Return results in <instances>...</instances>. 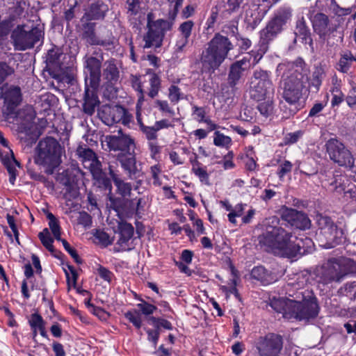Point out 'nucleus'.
<instances>
[{
	"label": "nucleus",
	"mask_w": 356,
	"mask_h": 356,
	"mask_svg": "<svg viewBox=\"0 0 356 356\" xmlns=\"http://www.w3.org/2000/svg\"><path fill=\"white\" fill-rule=\"evenodd\" d=\"M183 93L181 89L176 85H171L168 88V98L171 103L176 104L183 99Z\"/></svg>",
	"instance_id": "nucleus-43"
},
{
	"label": "nucleus",
	"mask_w": 356,
	"mask_h": 356,
	"mask_svg": "<svg viewBox=\"0 0 356 356\" xmlns=\"http://www.w3.org/2000/svg\"><path fill=\"white\" fill-rule=\"evenodd\" d=\"M149 74L150 75V78L149 80L150 88H149V91L148 92V95L150 97L154 98V97H156L158 95L159 91L160 90L161 79H160L159 76L154 72L153 73L149 72Z\"/></svg>",
	"instance_id": "nucleus-37"
},
{
	"label": "nucleus",
	"mask_w": 356,
	"mask_h": 356,
	"mask_svg": "<svg viewBox=\"0 0 356 356\" xmlns=\"http://www.w3.org/2000/svg\"><path fill=\"white\" fill-rule=\"evenodd\" d=\"M97 273L101 278L108 282L111 281L112 277L113 275L111 271L102 266H99L97 268Z\"/></svg>",
	"instance_id": "nucleus-59"
},
{
	"label": "nucleus",
	"mask_w": 356,
	"mask_h": 356,
	"mask_svg": "<svg viewBox=\"0 0 356 356\" xmlns=\"http://www.w3.org/2000/svg\"><path fill=\"white\" fill-rule=\"evenodd\" d=\"M76 152L86 168L89 169L93 175L101 173L102 163L91 149L80 147L77 149Z\"/></svg>",
	"instance_id": "nucleus-22"
},
{
	"label": "nucleus",
	"mask_w": 356,
	"mask_h": 356,
	"mask_svg": "<svg viewBox=\"0 0 356 356\" xmlns=\"http://www.w3.org/2000/svg\"><path fill=\"white\" fill-rule=\"evenodd\" d=\"M124 316L136 328L139 329L142 326L141 314L137 309H131L124 313Z\"/></svg>",
	"instance_id": "nucleus-39"
},
{
	"label": "nucleus",
	"mask_w": 356,
	"mask_h": 356,
	"mask_svg": "<svg viewBox=\"0 0 356 356\" xmlns=\"http://www.w3.org/2000/svg\"><path fill=\"white\" fill-rule=\"evenodd\" d=\"M282 218L291 226L300 229H305L310 226V220L307 215L296 209L283 207L281 210Z\"/></svg>",
	"instance_id": "nucleus-20"
},
{
	"label": "nucleus",
	"mask_w": 356,
	"mask_h": 356,
	"mask_svg": "<svg viewBox=\"0 0 356 356\" xmlns=\"http://www.w3.org/2000/svg\"><path fill=\"white\" fill-rule=\"evenodd\" d=\"M232 49L233 44L227 37L216 34L201 54L202 70L213 72L223 63Z\"/></svg>",
	"instance_id": "nucleus-5"
},
{
	"label": "nucleus",
	"mask_w": 356,
	"mask_h": 356,
	"mask_svg": "<svg viewBox=\"0 0 356 356\" xmlns=\"http://www.w3.org/2000/svg\"><path fill=\"white\" fill-rule=\"evenodd\" d=\"M245 205H243L242 204H239L235 206L234 209H232V211L229 212V213L227 215L229 221L234 224H236V217H239L242 216L243 211H244V207Z\"/></svg>",
	"instance_id": "nucleus-49"
},
{
	"label": "nucleus",
	"mask_w": 356,
	"mask_h": 356,
	"mask_svg": "<svg viewBox=\"0 0 356 356\" xmlns=\"http://www.w3.org/2000/svg\"><path fill=\"white\" fill-rule=\"evenodd\" d=\"M282 346V337L276 334L270 333L259 339L257 348L260 356H279Z\"/></svg>",
	"instance_id": "nucleus-17"
},
{
	"label": "nucleus",
	"mask_w": 356,
	"mask_h": 356,
	"mask_svg": "<svg viewBox=\"0 0 356 356\" xmlns=\"http://www.w3.org/2000/svg\"><path fill=\"white\" fill-rule=\"evenodd\" d=\"M286 293L289 298L273 297L269 300V305L276 312L282 314L286 319L309 320L316 318L319 312L316 298L309 290H292L288 284Z\"/></svg>",
	"instance_id": "nucleus-3"
},
{
	"label": "nucleus",
	"mask_w": 356,
	"mask_h": 356,
	"mask_svg": "<svg viewBox=\"0 0 356 356\" xmlns=\"http://www.w3.org/2000/svg\"><path fill=\"white\" fill-rule=\"evenodd\" d=\"M341 293L349 297L350 299L356 297V282L346 283L343 288L341 289Z\"/></svg>",
	"instance_id": "nucleus-51"
},
{
	"label": "nucleus",
	"mask_w": 356,
	"mask_h": 356,
	"mask_svg": "<svg viewBox=\"0 0 356 356\" xmlns=\"http://www.w3.org/2000/svg\"><path fill=\"white\" fill-rule=\"evenodd\" d=\"M13 72L12 69L5 63H0V84Z\"/></svg>",
	"instance_id": "nucleus-63"
},
{
	"label": "nucleus",
	"mask_w": 356,
	"mask_h": 356,
	"mask_svg": "<svg viewBox=\"0 0 356 356\" xmlns=\"http://www.w3.org/2000/svg\"><path fill=\"white\" fill-rule=\"evenodd\" d=\"M317 224L319 229L318 238L322 247L329 249L342 242L344 233L341 229L337 227L330 217L318 216Z\"/></svg>",
	"instance_id": "nucleus-8"
},
{
	"label": "nucleus",
	"mask_w": 356,
	"mask_h": 356,
	"mask_svg": "<svg viewBox=\"0 0 356 356\" xmlns=\"http://www.w3.org/2000/svg\"><path fill=\"white\" fill-rule=\"evenodd\" d=\"M61 147L53 137H47L41 140L35 149L34 162L44 168L46 173H54L60 163Z\"/></svg>",
	"instance_id": "nucleus-6"
},
{
	"label": "nucleus",
	"mask_w": 356,
	"mask_h": 356,
	"mask_svg": "<svg viewBox=\"0 0 356 356\" xmlns=\"http://www.w3.org/2000/svg\"><path fill=\"white\" fill-rule=\"evenodd\" d=\"M156 104L161 111L168 114L170 116L175 115L174 110L169 106V104L165 100H156Z\"/></svg>",
	"instance_id": "nucleus-54"
},
{
	"label": "nucleus",
	"mask_w": 356,
	"mask_h": 356,
	"mask_svg": "<svg viewBox=\"0 0 356 356\" xmlns=\"http://www.w3.org/2000/svg\"><path fill=\"white\" fill-rule=\"evenodd\" d=\"M120 231V238L118 243L120 245H125L133 236L134 229V227L126 222H121L118 225Z\"/></svg>",
	"instance_id": "nucleus-28"
},
{
	"label": "nucleus",
	"mask_w": 356,
	"mask_h": 356,
	"mask_svg": "<svg viewBox=\"0 0 356 356\" xmlns=\"http://www.w3.org/2000/svg\"><path fill=\"white\" fill-rule=\"evenodd\" d=\"M136 307L140 314H144L145 316L151 315L157 309L156 306L145 300H141V302L137 304Z\"/></svg>",
	"instance_id": "nucleus-44"
},
{
	"label": "nucleus",
	"mask_w": 356,
	"mask_h": 356,
	"mask_svg": "<svg viewBox=\"0 0 356 356\" xmlns=\"http://www.w3.org/2000/svg\"><path fill=\"white\" fill-rule=\"evenodd\" d=\"M94 236L95 239L98 241V243L104 247L111 245L113 242L110 236L106 232L102 230H97Z\"/></svg>",
	"instance_id": "nucleus-46"
},
{
	"label": "nucleus",
	"mask_w": 356,
	"mask_h": 356,
	"mask_svg": "<svg viewBox=\"0 0 356 356\" xmlns=\"http://www.w3.org/2000/svg\"><path fill=\"white\" fill-rule=\"evenodd\" d=\"M326 105L327 102L315 103L310 109L308 116L311 118L318 116L319 113L323 111V109L326 106Z\"/></svg>",
	"instance_id": "nucleus-58"
},
{
	"label": "nucleus",
	"mask_w": 356,
	"mask_h": 356,
	"mask_svg": "<svg viewBox=\"0 0 356 356\" xmlns=\"http://www.w3.org/2000/svg\"><path fill=\"white\" fill-rule=\"evenodd\" d=\"M104 143L110 151H119L120 153L131 154L134 152L135 143L130 136L119 131L118 135H108Z\"/></svg>",
	"instance_id": "nucleus-16"
},
{
	"label": "nucleus",
	"mask_w": 356,
	"mask_h": 356,
	"mask_svg": "<svg viewBox=\"0 0 356 356\" xmlns=\"http://www.w3.org/2000/svg\"><path fill=\"white\" fill-rule=\"evenodd\" d=\"M314 31L319 36L321 41L327 46L332 47V36L337 31V25L333 24L329 17L323 13L310 14L309 16Z\"/></svg>",
	"instance_id": "nucleus-14"
},
{
	"label": "nucleus",
	"mask_w": 356,
	"mask_h": 356,
	"mask_svg": "<svg viewBox=\"0 0 356 356\" xmlns=\"http://www.w3.org/2000/svg\"><path fill=\"white\" fill-rule=\"evenodd\" d=\"M140 131L145 135L146 138L150 141L156 140L157 138V129L154 125L152 127L143 126Z\"/></svg>",
	"instance_id": "nucleus-50"
},
{
	"label": "nucleus",
	"mask_w": 356,
	"mask_h": 356,
	"mask_svg": "<svg viewBox=\"0 0 356 356\" xmlns=\"http://www.w3.org/2000/svg\"><path fill=\"white\" fill-rule=\"evenodd\" d=\"M83 38L91 45H100L108 48L113 45V41L111 39H99L96 36L92 26H88L85 29Z\"/></svg>",
	"instance_id": "nucleus-26"
},
{
	"label": "nucleus",
	"mask_w": 356,
	"mask_h": 356,
	"mask_svg": "<svg viewBox=\"0 0 356 356\" xmlns=\"http://www.w3.org/2000/svg\"><path fill=\"white\" fill-rule=\"evenodd\" d=\"M64 54L59 47H54L49 49L47 53V61L56 67H60L61 59Z\"/></svg>",
	"instance_id": "nucleus-35"
},
{
	"label": "nucleus",
	"mask_w": 356,
	"mask_h": 356,
	"mask_svg": "<svg viewBox=\"0 0 356 356\" xmlns=\"http://www.w3.org/2000/svg\"><path fill=\"white\" fill-rule=\"evenodd\" d=\"M352 261L346 258H332L325 262L318 270L320 281L323 284L339 282L349 271L348 266Z\"/></svg>",
	"instance_id": "nucleus-11"
},
{
	"label": "nucleus",
	"mask_w": 356,
	"mask_h": 356,
	"mask_svg": "<svg viewBox=\"0 0 356 356\" xmlns=\"http://www.w3.org/2000/svg\"><path fill=\"white\" fill-rule=\"evenodd\" d=\"M29 323L31 329L38 330L42 328L45 324L42 317L38 313L31 314L29 320Z\"/></svg>",
	"instance_id": "nucleus-47"
},
{
	"label": "nucleus",
	"mask_w": 356,
	"mask_h": 356,
	"mask_svg": "<svg viewBox=\"0 0 356 356\" xmlns=\"http://www.w3.org/2000/svg\"><path fill=\"white\" fill-rule=\"evenodd\" d=\"M334 92H331L332 95L331 104L333 107L339 106L344 100V95L341 90H337L336 89Z\"/></svg>",
	"instance_id": "nucleus-60"
},
{
	"label": "nucleus",
	"mask_w": 356,
	"mask_h": 356,
	"mask_svg": "<svg viewBox=\"0 0 356 356\" xmlns=\"http://www.w3.org/2000/svg\"><path fill=\"white\" fill-rule=\"evenodd\" d=\"M251 277L254 280L260 281L264 284H269L273 281L272 275L261 266L252 268Z\"/></svg>",
	"instance_id": "nucleus-29"
},
{
	"label": "nucleus",
	"mask_w": 356,
	"mask_h": 356,
	"mask_svg": "<svg viewBox=\"0 0 356 356\" xmlns=\"http://www.w3.org/2000/svg\"><path fill=\"white\" fill-rule=\"evenodd\" d=\"M325 77V72L321 67H317L312 75V80L310 83V88L313 92H318L322 83V81Z\"/></svg>",
	"instance_id": "nucleus-34"
},
{
	"label": "nucleus",
	"mask_w": 356,
	"mask_h": 356,
	"mask_svg": "<svg viewBox=\"0 0 356 356\" xmlns=\"http://www.w3.org/2000/svg\"><path fill=\"white\" fill-rule=\"evenodd\" d=\"M294 33L296 38L302 43L312 44L310 30L307 26L303 17L298 20Z\"/></svg>",
	"instance_id": "nucleus-25"
},
{
	"label": "nucleus",
	"mask_w": 356,
	"mask_h": 356,
	"mask_svg": "<svg viewBox=\"0 0 356 356\" xmlns=\"http://www.w3.org/2000/svg\"><path fill=\"white\" fill-rule=\"evenodd\" d=\"M117 161L120 163L128 179L136 180L142 176L141 169L137 165L135 152L131 154L119 153L117 155Z\"/></svg>",
	"instance_id": "nucleus-18"
},
{
	"label": "nucleus",
	"mask_w": 356,
	"mask_h": 356,
	"mask_svg": "<svg viewBox=\"0 0 356 356\" xmlns=\"http://www.w3.org/2000/svg\"><path fill=\"white\" fill-rule=\"evenodd\" d=\"M38 237L42 245L50 252H54V246L52 245L54 239L51 237L50 232L47 228L44 229L39 233Z\"/></svg>",
	"instance_id": "nucleus-41"
},
{
	"label": "nucleus",
	"mask_w": 356,
	"mask_h": 356,
	"mask_svg": "<svg viewBox=\"0 0 356 356\" xmlns=\"http://www.w3.org/2000/svg\"><path fill=\"white\" fill-rule=\"evenodd\" d=\"M127 13L129 15H136L140 9V0H127Z\"/></svg>",
	"instance_id": "nucleus-56"
},
{
	"label": "nucleus",
	"mask_w": 356,
	"mask_h": 356,
	"mask_svg": "<svg viewBox=\"0 0 356 356\" xmlns=\"http://www.w3.org/2000/svg\"><path fill=\"white\" fill-rule=\"evenodd\" d=\"M103 76L108 82L116 83L119 79V70L114 60H107L104 64Z\"/></svg>",
	"instance_id": "nucleus-27"
},
{
	"label": "nucleus",
	"mask_w": 356,
	"mask_h": 356,
	"mask_svg": "<svg viewBox=\"0 0 356 356\" xmlns=\"http://www.w3.org/2000/svg\"><path fill=\"white\" fill-rule=\"evenodd\" d=\"M260 42L262 43L261 41H260ZM266 44H261V46H264V50L262 51H251L250 53H248L245 55V56H251V66H254L255 65H257L259 62V60L262 58L263 55L264 54L265 50L266 48Z\"/></svg>",
	"instance_id": "nucleus-52"
},
{
	"label": "nucleus",
	"mask_w": 356,
	"mask_h": 356,
	"mask_svg": "<svg viewBox=\"0 0 356 356\" xmlns=\"http://www.w3.org/2000/svg\"><path fill=\"white\" fill-rule=\"evenodd\" d=\"M261 247L275 255L294 258L310 253L314 249V242L308 237L298 238L277 226L267 227L259 236Z\"/></svg>",
	"instance_id": "nucleus-2"
},
{
	"label": "nucleus",
	"mask_w": 356,
	"mask_h": 356,
	"mask_svg": "<svg viewBox=\"0 0 356 356\" xmlns=\"http://www.w3.org/2000/svg\"><path fill=\"white\" fill-rule=\"evenodd\" d=\"M243 0H222L219 8L225 17L236 12Z\"/></svg>",
	"instance_id": "nucleus-32"
},
{
	"label": "nucleus",
	"mask_w": 356,
	"mask_h": 356,
	"mask_svg": "<svg viewBox=\"0 0 356 356\" xmlns=\"http://www.w3.org/2000/svg\"><path fill=\"white\" fill-rule=\"evenodd\" d=\"M236 40H237L236 45L242 51L248 50L252 45L251 41L247 38H243V37L238 35L236 38Z\"/></svg>",
	"instance_id": "nucleus-64"
},
{
	"label": "nucleus",
	"mask_w": 356,
	"mask_h": 356,
	"mask_svg": "<svg viewBox=\"0 0 356 356\" xmlns=\"http://www.w3.org/2000/svg\"><path fill=\"white\" fill-rule=\"evenodd\" d=\"M192 171L197 177H198L201 182L204 183L205 184H209V174L205 168L202 167L192 168Z\"/></svg>",
	"instance_id": "nucleus-53"
},
{
	"label": "nucleus",
	"mask_w": 356,
	"mask_h": 356,
	"mask_svg": "<svg viewBox=\"0 0 356 356\" xmlns=\"http://www.w3.org/2000/svg\"><path fill=\"white\" fill-rule=\"evenodd\" d=\"M213 143L218 147L228 148L232 145V138L217 131L214 133Z\"/></svg>",
	"instance_id": "nucleus-40"
},
{
	"label": "nucleus",
	"mask_w": 356,
	"mask_h": 356,
	"mask_svg": "<svg viewBox=\"0 0 356 356\" xmlns=\"http://www.w3.org/2000/svg\"><path fill=\"white\" fill-rule=\"evenodd\" d=\"M273 98L264 99L259 103L257 108L260 113L265 117L270 115L273 111Z\"/></svg>",
	"instance_id": "nucleus-38"
},
{
	"label": "nucleus",
	"mask_w": 356,
	"mask_h": 356,
	"mask_svg": "<svg viewBox=\"0 0 356 356\" xmlns=\"http://www.w3.org/2000/svg\"><path fill=\"white\" fill-rule=\"evenodd\" d=\"M250 96L257 102L273 98L275 88L270 79V72L261 69L253 72L250 79Z\"/></svg>",
	"instance_id": "nucleus-9"
},
{
	"label": "nucleus",
	"mask_w": 356,
	"mask_h": 356,
	"mask_svg": "<svg viewBox=\"0 0 356 356\" xmlns=\"http://www.w3.org/2000/svg\"><path fill=\"white\" fill-rule=\"evenodd\" d=\"M113 182L121 195L123 197L130 196L132 190V186L130 183L125 181L121 177L115 178Z\"/></svg>",
	"instance_id": "nucleus-36"
},
{
	"label": "nucleus",
	"mask_w": 356,
	"mask_h": 356,
	"mask_svg": "<svg viewBox=\"0 0 356 356\" xmlns=\"http://www.w3.org/2000/svg\"><path fill=\"white\" fill-rule=\"evenodd\" d=\"M1 90L4 106L7 110L6 120L13 124V129L16 131L18 138L27 146H31L38 137L37 127L34 122L35 113L33 108L31 106H26L17 113H13L22 100L19 87H3Z\"/></svg>",
	"instance_id": "nucleus-1"
},
{
	"label": "nucleus",
	"mask_w": 356,
	"mask_h": 356,
	"mask_svg": "<svg viewBox=\"0 0 356 356\" xmlns=\"http://www.w3.org/2000/svg\"><path fill=\"white\" fill-rule=\"evenodd\" d=\"M346 177L339 174L333 175V177L332 180L330 179H323L322 181H327L330 191H335L337 193H341L345 190V187L343 186L344 180Z\"/></svg>",
	"instance_id": "nucleus-31"
},
{
	"label": "nucleus",
	"mask_w": 356,
	"mask_h": 356,
	"mask_svg": "<svg viewBox=\"0 0 356 356\" xmlns=\"http://www.w3.org/2000/svg\"><path fill=\"white\" fill-rule=\"evenodd\" d=\"M42 37V33L40 29L35 27L26 31L24 26H17L11 34L15 49L19 51L33 47Z\"/></svg>",
	"instance_id": "nucleus-15"
},
{
	"label": "nucleus",
	"mask_w": 356,
	"mask_h": 356,
	"mask_svg": "<svg viewBox=\"0 0 356 356\" xmlns=\"http://www.w3.org/2000/svg\"><path fill=\"white\" fill-rule=\"evenodd\" d=\"M194 26V22L191 20L186 21L181 23L178 30L180 32L181 36H184L186 38H190L192 32V29Z\"/></svg>",
	"instance_id": "nucleus-48"
},
{
	"label": "nucleus",
	"mask_w": 356,
	"mask_h": 356,
	"mask_svg": "<svg viewBox=\"0 0 356 356\" xmlns=\"http://www.w3.org/2000/svg\"><path fill=\"white\" fill-rule=\"evenodd\" d=\"M173 26L172 20H152L151 15H147V32L143 36L144 49L161 47L165 33L170 31Z\"/></svg>",
	"instance_id": "nucleus-7"
},
{
	"label": "nucleus",
	"mask_w": 356,
	"mask_h": 356,
	"mask_svg": "<svg viewBox=\"0 0 356 356\" xmlns=\"http://www.w3.org/2000/svg\"><path fill=\"white\" fill-rule=\"evenodd\" d=\"M292 9L289 7L282 6L277 8L273 17L268 22L266 26L261 31V42L267 44L280 33L284 26L291 19Z\"/></svg>",
	"instance_id": "nucleus-10"
},
{
	"label": "nucleus",
	"mask_w": 356,
	"mask_h": 356,
	"mask_svg": "<svg viewBox=\"0 0 356 356\" xmlns=\"http://www.w3.org/2000/svg\"><path fill=\"white\" fill-rule=\"evenodd\" d=\"M97 88H91L88 85V80L85 84V92L83 97V111L88 115H92L95 108L99 106L100 102L97 94Z\"/></svg>",
	"instance_id": "nucleus-23"
},
{
	"label": "nucleus",
	"mask_w": 356,
	"mask_h": 356,
	"mask_svg": "<svg viewBox=\"0 0 356 356\" xmlns=\"http://www.w3.org/2000/svg\"><path fill=\"white\" fill-rule=\"evenodd\" d=\"M79 193L78 187L75 184L68 182L65 184V192L63 196L67 201H71L72 200L76 198Z\"/></svg>",
	"instance_id": "nucleus-42"
},
{
	"label": "nucleus",
	"mask_w": 356,
	"mask_h": 356,
	"mask_svg": "<svg viewBox=\"0 0 356 356\" xmlns=\"http://www.w3.org/2000/svg\"><path fill=\"white\" fill-rule=\"evenodd\" d=\"M346 101L350 107L356 106V85L353 86L349 90Z\"/></svg>",
	"instance_id": "nucleus-62"
},
{
	"label": "nucleus",
	"mask_w": 356,
	"mask_h": 356,
	"mask_svg": "<svg viewBox=\"0 0 356 356\" xmlns=\"http://www.w3.org/2000/svg\"><path fill=\"white\" fill-rule=\"evenodd\" d=\"M304 72L305 62L302 58H298L294 62L280 63L277 67L278 75L282 74V97L290 106H293V108H289V112L284 111L286 118L294 115L299 109L296 105L302 98L304 90H306V83L308 81Z\"/></svg>",
	"instance_id": "nucleus-4"
},
{
	"label": "nucleus",
	"mask_w": 356,
	"mask_h": 356,
	"mask_svg": "<svg viewBox=\"0 0 356 356\" xmlns=\"http://www.w3.org/2000/svg\"><path fill=\"white\" fill-rule=\"evenodd\" d=\"M98 116L107 126H112L115 123H122L124 126H129L133 122V115L123 106L120 105L105 104L98 111Z\"/></svg>",
	"instance_id": "nucleus-13"
},
{
	"label": "nucleus",
	"mask_w": 356,
	"mask_h": 356,
	"mask_svg": "<svg viewBox=\"0 0 356 356\" xmlns=\"http://www.w3.org/2000/svg\"><path fill=\"white\" fill-rule=\"evenodd\" d=\"M350 51H345L341 54L340 58L337 64L336 68L342 73H348L352 66Z\"/></svg>",
	"instance_id": "nucleus-33"
},
{
	"label": "nucleus",
	"mask_w": 356,
	"mask_h": 356,
	"mask_svg": "<svg viewBox=\"0 0 356 356\" xmlns=\"http://www.w3.org/2000/svg\"><path fill=\"white\" fill-rule=\"evenodd\" d=\"M103 57L99 58L90 56L86 60V68L89 72V76L85 79V84L88 80V85L91 88H98L100 81L101 66Z\"/></svg>",
	"instance_id": "nucleus-21"
},
{
	"label": "nucleus",
	"mask_w": 356,
	"mask_h": 356,
	"mask_svg": "<svg viewBox=\"0 0 356 356\" xmlns=\"http://www.w3.org/2000/svg\"><path fill=\"white\" fill-rule=\"evenodd\" d=\"M108 10V8L106 4L102 1H97L90 5L85 16L88 20L102 19L104 17Z\"/></svg>",
	"instance_id": "nucleus-24"
},
{
	"label": "nucleus",
	"mask_w": 356,
	"mask_h": 356,
	"mask_svg": "<svg viewBox=\"0 0 356 356\" xmlns=\"http://www.w3.org/2000/svg\"><path fill=\"white\" fill-rule=\"evenodd\" d=\"M326 152L329 158L339 166L353 168L355 158L348 149L341 141L337 138H330L325 143Z\"/></svg>",
	"instance_id": "nucleus-12"
},
{
	"label": "nucleus",
	"mask_w": 356,
	"mask_h": 356,
	"mask_svg": "<svg viewBox=\"0 0 356 356\" xmlns=\"http://www.w3.org/2000/svg\"><path fill=\"white\" fill-rule=\"evenodd\" d=\"M303 132L298 130L295 132L289 133L284 137V143L286 145L296 143L302 136Z\"/></svg>",
	"instance_id": "nucleus-55"
},
{
	"label": "nucleus",
	"mask_w": 356,
	"mask_h": 356,
	"mask_svg": "<svg viewBox=\"0 0 356 356\" xmlns=\"http://www.w3.org/2000/svg\"><path fill=\"white\" fill-rule=\"evenodd\" d=\"M9 149L11 156L4 158L3 161L10 175L9 181L12 184H14L17 175L16 166H19V163L15 159L13 150Z\"/></svg>",
	"instance_id": "nucleus-30"
},
{
	"label": "nucleus",
	"mask_w": 356,
	"mask_h": 356,
	"mask_svg": "<svg viewBox=\"0 0 356 356\" xmlns=\"http://www.w3.org/2000/svg\"><path fill=\"white\" fill-rule=\"evenodd\" d=\"M207 112L205 108L199 107L197 106H193L192 107V116L193 119L198 122H204L207 118Z\"/></svg>",
	"instance_id": "nucleus-45"
},
{
	"label": "nucleus",
	"mask_w": 356,
	"mask_h": 356,
	"mask_svg": "<svg viewBox=\"0 0 356 356\" xmlns=\"http://www.w3.org/2000/svg\"><path fill=\"white\" fill-rule=\"evenodd\" d=\"M292 164L289 161H285L283 163H282L278 169L277 175L279 177L282 178L286 173H289L291 171Z\"/></svg>",
	"instance_id": "nucleus-61"
},
{
	"label": "nucleus",
	"mask_w": 356,
	"mask_h": 356,
	"mask_svg": "<svg viewBox=\"0 0 356 356\" xmlns=\"http://www.w3.org/2000/svg\"><path fill=\"white\" fill-rule=\"evenodd\" d=\"M251 67V56H245L241 60L233 63L229 67L227 83L234 89L242 77L243 73Z\"/></svg>",
	"instance_id": "nucleus-19"
},
{
	"label": "nucleus",
	"mask_w": 356,
	"mask_h": 356,
	"mask_svg": "<svg viewBox=\"0 0 356 356\" xmlns=\"http://www.w3.org/2000/svg\"><path fill=\"white\" fill-rule=\"evenodd\" d=\"M236 22L226 24L222 28V32L229 36H235L236 38L238 35V26Z\"/></svg>",
	"instance_id": "nucleus-57"
}]
</instances>
